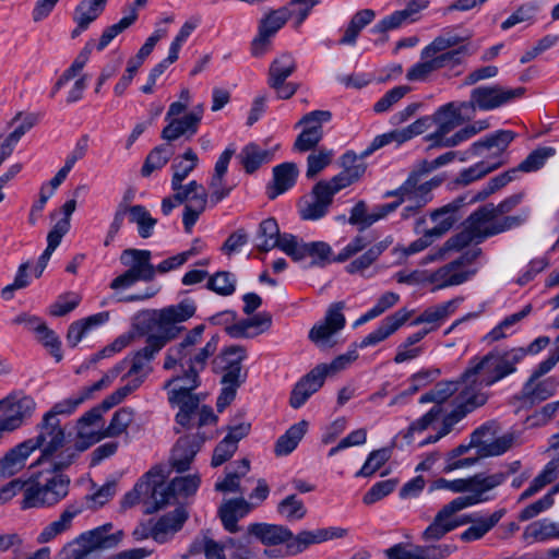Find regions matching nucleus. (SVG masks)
Wrapping results in <instances>:
<instances>
[{
  "mask_svg": "<svg viewBox=\"0 0 559 559\" xmlns=\"http://www.w3.org/2000/svg\"><path fill=\"white\" fill-rule=\"evenodd\" d=\"M345 304L343 301L333 302L326 310L324 319L316 323L309 331V340L318 347L328 349L334 346L333 340L346 324V319L343 313Z\"/></svg>",
  "mask_w": 559,
  "mask_h": 559,
  "instance_id": "nucleus-13",
  "label": "nucleus"
},
{
  "mask_svg": "<svg viewBox=\"0 0 559 559\" xmlns=\"http://www.w3.org/2000/svg\"><path fill=\"white\" fill-rule=\"evenodd\" d=\"M276 248L290 257L294 261H302L305 259L306 242L295 235L288 233L282 234Z\"/></svg>",
  "mask_w": 559,
  "mask_h": 559,
  "instance_id": "nucleus-64",
  "label": "nucleus"
},
{
  "mask_svg": "<svg viewBox=\"0 0 559 559\" xmlns=\"http://www.w3.org/2000/svg\"><path fill=\"white\" fill-rule=\"evenodd\" d=\"M204 439L199 436H185L178 439L173 448L169 464L177 472L189 469Z\"/></svg>",
  "mask_w": 559,
  "mask_h": 559,
  "instance_id": "nucleus-25",
  "label": "nucleus"
},
{
  "mask_svg": "<svg viewBox=\"0 0 559 559\" xmlns=\"http://www.w3.org/2000/svg\"><path fill=\"white\" fill-rule=\"evenodd\" d=\"M308 423L301 420L293 425L283 436H281L275 444V453L277 455H287L292 453L305 436Z\"/></svg>",
  "mask_w": 559,
  "mask_h": 559,
  "instance_id": "nucleus-50",
  "label": "nucleus"
},
{
  "mask_svg": "<svg viewBox=\"0 0 559 559\" xmlns=\"http://www.w3.org/2000/svg\"><path fill=\"white\" fill-rule=\"evenodd\" d=\"M504 164V160H489L484 159L480 160L467 168H464L460 171L457 178L455 179V182L457 185L467 186L487 174L493 171L495 169L499 168L501 165Z\"/></svg>",
  "mask_w": 559,
  "mask_h": 559,
  "instance_id": "nucleus-49",
  "label": "nucleus"
},
{
  "mask_svg": "<svg viewBox=\"0 0 559 559\" xmlns=\"http://www.w3.org/2000/svg\"><path fill=\"white\" fill-rule=\"evenodd\" d=\"M463 200H455L430 213V219L435 224L432 228L427 229L436 239L448 233L457 221L456 212L462 205Z\"/></svg>",
  "mask_w": 559,
  "mask_h": 559,
  "instance_id": "nucleus-35",
  "label": "nucleus"
},
{
  "mask_svg": "<svg viewBox=\"0 0 559 559\" xmlns=\"http://www.w3.org/2000/svg\"><path fill=\"white\" fill-rule=\"evenodd\" d=\"M134 419V411L131 407H121L116 411L107 428L104 430V436L114 438L127 431L128 427Z\"/></svg>",
  "mask_w": 559,
  "mask_h": 559,
  "instance_id": "nucleus-61",
  "label": "nucleus"
},
{
  "mask_svg": "<svg viewBox=\"0 0 559 559\" xmlns=\"http://www.w3.org/2000/svg\"><path fill=\"white\" fill-rule=\"evenodd\" d=\"M558 386L559 380L554 377L539 382L530 379L524 385V393L532 401H545L556 392Z\"/></svg>",
  "mask_w": 559,
  "mask_h": 559,
  "instance_id": "nucleus-56",
  "label": "nucleus"
},
{
  "mask_svg": "<svg viewBox=\"0 0 559 559\" xmlns=\"http://www.w3.org/2000/svg\"><path fill=\"white\" fill-rule=\"evenodd\" d=\"M278 515L287 522H298L306 518L307 508L297 495H288L276 506Z\"/></svg>",
  "mask_w": 559,
  "mask_h": 559,
  "instance_id": "nucleus-51",
  "label": "nucleus"
},
{
  "mask_svg": "<svg viewBox=\"0 0 559 559\" xmlns=\"http://www.w3.org/2000/svg\"><path fill=\"white\" fill-rule=\"evenodd\" d=\"M487 399V393H479L478 391L472 392L463 388L460 391V394L455 397V408L443 417L442 426L438 430L437 435L430 436L429 438L420 441L419 445L437 442L442 437L447 436L468 413L484 405Z\"/></svg>",
  "mask_w": 559,
  "mask_h": 559,
  "instance_id": "nucleus-12",
  "label": "nucleus"
},
{
  "mask_svg": "<svg viewBox=\"0 0 559 559\" xmlns=\"http://www.w3.org/2000/svg\"><path fill=\"white\" fill-rule=\"evenodd\" d=\"M338 192L330 180L319 181L312 190V200L300 209V216L306 221L322 218L332 203L333 197Z\"/></svg>",
  "mask_w": 559,
  "mask_h": 559,
  "instance_id": "nucleus-18",
  "label": "nucleus"
},
{
  "mask_svg": "<svg viewBox=\"0 0 559 559\" xmlns=\"http://www.w3.org/2000/svg\"><path fill=\"white\" fill-rule=\"evenodd\" d=\"M503 514V510H497L488 516L480 518H475V514H471L472 521L468 523L472 525L460 534V539L464 543L481 539L499 523Z\"/></svg>",
  "mask_w": 559,
  "mask_h": 559,
  "instance_id": "nucleus-38",
  "label": "nucleus"
},
{
  "mask_svg": "<svg viewBox=\"0 0 559 559\" xmlns=\"http://www.w3.org/2000/svg\"><path fill=\"white\" fill-rule=\"evenodd\" d=\"M438 128L429 135L432 146H437V142L447 139L449 133L460 126L461 114L453 104L442 106L437 115Z\"/></svg>",
  "mask_w": 559,
  "mask_h": 559,
  "instance_id": "nucleus-40",
  "label": "nucleus"
},
{
  "mask_svg": "<svg viewBox=\"0 0 559 559\" xmlns=\"http://www.w3.org/2000/svg\"><path fill=\"white\" fill-rule=\"evenodd\" d=\"M341 159L344 170L330 179V181L335 186V190L338 191L358 180L366 170L364 163L358 162L354 152H346L343 154Z\"/></svg>",
  "mask_w": 559,
  "mask_h": 559,
  "instance_id": "nucleus-37",
  "label": "nucleus"
},
{
  "mask_svg": "<svg viewBox=\"0 0 559 559\" xmlns=\"http://www.w3.org/2000/svg\"><path fill=\"white\" fill-rule=\"evenodd\" d=\"M376 14L370 9L360 10L354 14L349 24L347 25L343 37L340 40L342 45H354L360 31L372 22Z\"/></svg>",
  "mask_w": 559,
  "mask_h": 559,
  "instance_id": "nucleus-54",
  "label": "nucleus"
},
{
  "mask_svg": "<svg viewBox=\"0 0 559 559\" xmlns=\"http://www.w3.org/2000/svg\"><path fill=\"white\" fill-rule=\"evenodd\" d=\"M247 358V350L242 346L230 345L225 347L215 359V364L224 371L223 381H245L241 362Z\"/></svg>",
  "mask_w": 559,
  "mask_h": 559,
  "instance_id": "nucleus-21",
  "label": "nucleus"
},
{
  "mask_svg": "<svg viewBox=\"0 0 559 559\" xmlns=\"http://www.w3.org/2000/svg\"><path fill=\"white\" fill-rule=\"evenodd\" d=\"M202 116L203 107L198 106L181 118H171L162 131V139L171 142L181 136L192 138L198 132Z\"/></svg>",
  "mask_w": 559,
  "mask_h": 559,
  "instance_id": "nucleus-20",
  "label": "nucleus"
},
{
  "mask_svg": "<svg viewBox=\"0 0 559 559\" xmlns=\"http://www.w3.org/2000/svg\"><path fill=\"white\" fill-rule=\"evenodd\" d=\"M107 0H82L75 7L73 20L82 28H87L105 10Z\"/></svg>",
  "mask_w": 559,
  "mask_h": 559,
  "instance_id": "nucleus-47",
  "label": "nucleus"
},
{
  "mask_svg": "<svg viewBox=\"0 0 559 559\" xmlns=\"http://www.w3.org/2000/svg\"><path fill=\"white\" fill-rule=\"evenodd\" d=\"M502 480L501 476H484L475 474L466 478L445 479L439 478L433 481L431 490H449L454 493H466L457 498H467L473 500L471 507L492 501L495 495L491 489Z\"/></svg>",
  "mask_w": 559,
  "mask_h": 559,
  "instance_id": "nucleus-5",
  "label": "nucleus"
},
{
  "mask_svg": "<svg viewBox=\"0 0 559 559\" xmlns=\"http://www.w3.org/2000/svg\"><path fill=\"white\" fill-rule=\"evenodd\" d=\"M122 366L112 367L98 381L82 388L67 399L57 402L45 415L47 419L59 420L57 416H69L73 414L84 402L94 399L96 393L107 389L119 377Z\"/></svg>",
  "mask_w": 559,
  "mask_h": 559,
  "instance_id": "nucleus-11",
  "label": "nucleus"
},
{
  "mask_svg": "<svg viewBox=\"0 0 559 559\" xmlns=\"http://www.w3.org/2000/svg\"><path fill=\"white\" fill-rule=\"evenodd\" d=\"M174 155V150L169 144L155 146L146 156L141 168L143 177H150L152 173L162 169Z\"/></svg>",
  "mask_w": 559,
  "mask_h": 559,
  "instance_id": "nucleus-53",
  "label": "nucleus"
},
{
  "mask_svg": "<svg viewBox=\"0 0 559 559\" xmlns=\"http://www.w3.org/2000/svg\"><path fill=\"white\" fill-rule=\"evenodd\" d=\"M32 444L25 441L15 445L0 460V479L9 478L25 466L26 460L33 453Z\"/></svg>",
  "mask_w": 559,
  "mask_h": 559,
  "instance_id": "nucleus-36",
  "label": "nucleus"
},
{
  "mask_svg": "<svg viewBox=\"0 0 559 559\" xmlns=\"http://www.w3.org/2000/svg\"><path fill=\"white\" fill-rule=\"evenodd\" d=\"M461 299H452L433 307H429L416 317L411 322V325L416 326L420 324H428V326H425L424 329H431L432 332L441 326L445 320L454 313Z\"/></svg>",
  "mask_w": 559,
  "mask_h": 559,
  "instance_id": "nucleus-31",
  "label": "nucleus"
},
{
  "mask_svg": "<svg viewBox=\"0 0 559 559\" xmlns=\"http://www.w3.org/2000/svg\"><path fill=\"white\" fill-rule=\"evenodd\" d=\"M3 406L7 408V414L0 417V439L3 432L20 428L33 415L36 402L32 396L19 393L3 399Z\"/></svg>",
  "mask_w": 559,
  "mask_h": 559,
  "instance_id": "nucleus-14",
  "label": "nucleus"
},
{
  "mask_svg": "<svg viewBox=\"0 0 559 559\" xmlns=\"http://www.w3.org/2000/svg\"><path fill=\"white\" fill-rule=\"evenodd\" d=\"M559 477V456L550 460L536 475L530 486L521 493L520 500H526L543 490Z\"/></svg>",
  "mask_w": 559,
  "mask_h": 559,
  "instance_id": "nucleus-43",
  "label": "nucleus"
},
{
  "mask_svg": "<svg viewBox=\"0 0 559 559\" xmlns=\"http://www.w3.org/2000/svg\"><path fill=\"white\" fill-rule=\"evenodd\" d=\"M523 94V88H506L500 85H484L472 90V107L489 111L499 108Z\"/></svg>",
  "mask_w": 559,
  "mask_h": 559,
  "instance_id": "nucleus-15",
  "label": "nucleus"
},
{
  "mask_svg": "<svg viewBox=\"0 0 559 559\" xmlns=\"http://www.w3.org/2000/svg\"><path fill=\"white\" fill-rule=\"evenodd\" d=\"M199 158L197 154L191 150H187L182 155V160L173 164L174 175L171 178V189L180 190L182 181L189 176V174L197 167Z\"/></svg>",
  "mask_w": 559,
  "mask_h": 559,
  "instance_id": "nucleus-59",
  "label": "nucleus"
},
{
  "mask_svg": "<svg viewBox=\"0 0 559 559\" xmlns=\"http://www.w3.org/2000/svg\"><path fill=\"white\" fill-rule=\"evenodd\" d=\"M515 139V133L511 130H498L485 138L474 142L467 150L469 156H479L484 151L493 150L492 158L489 160H503L502 154Z\"/></svg>",
  "mask_w": 559,
  "mask_h": 559,
  "instance_id": "nucleus-22",
  "label": "nucleus"
},
{
  "mask_svg": "<svg viewBox=\"0 0 559 559\" xmlns=\"http://www.w3.org/2000/svg\"><path fill=\"white\" fill-rule=\"evenodd\" d=\"M282 234L275 218L263 219L258 227L255 235V247L259 251L269 252L276 248Z\"/></svg>",
  "mask_w": 559,
  "mask_h": 559,
  "instance_id": "nucleus-44",
  "label": "nucleus"
},
{
  "mask_svg": "<svg viewBox=\"0 0 559 559\" xmlns=\"http://www.w3.org/2000/svg\"><path fill=\"white\" fill-rule=\"evenodd\" d=\"M463 40V37L453 32H444L421 50V57L435 58L438 55L452 50L451 48L460 45Z\"/></svg>",
  "mask_w": 559,
  "mask_h": 559,
  "instance_id": "nucleus-55",
  "label": "nucleus"
},
{
  "mask_svg": "<svg viewBox=\"0 0 559 559\" xmlns=\"http://www.w3.org/2000/svg\"><path fill=\"white\" fill-rule=\"evenodd\" d=\"M531 310V305H526L522 310L508 316L487 334L486 338L493 342L511 335L514 325L528 316Z\"/></svg>",
  "mask_w": 559,
  "mask_h": 559,
  "instance_id": "nucleus-58",
  "label": "nucleus"
},
{
  "mask_svg": "<svg viewBox=\"0 0 559 559\" xmlns=\"http://www.w3.org/2000/svg\"><path fill=\"white\" fill-rule=\"evenodd\" d=\"M523 538L528 544L559 539V523L548 518L534 521L525 527Z\"/></svg>",
  "mask_w": 559,
  "mask_h": 559,
  "instance_id": "nucleus-41",
  "label": "nucleus"
},
{
  "mask_svg": "<svg viewBox=\"0 0 559 559\" xmlns=\"http://www.w3.org/2000/svg\"><path fill=\"white\" fill-rule=\"evenodd\" d=\"M463 388V374L459 381L438 382L430 391L426 392L419 397V403H435L436 405L441 406V404L454 393H457L459 395Z\"/></svg>",
  "mask_w": 559,
  "mask_h": 559,
  "instance_id": "nucleus-45",
  "label": "nucleus"
},
{
  "mask_svg": "<svg viewBox=\"0 0 559 559\" xmlns=\"http://www.w3.org/2000/svg\"><path fill=\"white\" fill-rule=\"evenodd\" d=\"M247 535H253L265 545H288L292 538V531L284 525L253 523L247 528Z\"/></svg>",
  "mask_w": 559,
  "mask_h": 559,
  "instance_id": "nucleus-32",
  "label": "nucleus"
},
{
  "mask_svg": "<svg viewBox=\"0 0 559 559\" xmlns=\"http://www.w3.org/2000/svg\"><path fill=\"white\" fill-rule=\"evenodd\" d=\"M325 378V368H313L296 383L289 400L290 406L296 409L301 407L323 385Z\"/></svg>",
  "mask_w": 559,
  "mask_h": 559,
  "instance_id": "nucleus-26",
  "label": "nucleus"
},
{
  "mask_svg": "<svg viewBox=\"0 0 559 559\" xmlns=\"http://www.w3.org/2000/svg\"><path fill=\"white\" fill-rule=\"evenodd\" d=\"M346 535L347 530L338 526L321 527L312 531L305 530L299 532L297 535L292 533V538L287 545V554L290 556H296L312 545L343 538Z\"/></svg>",
  "mask_w": 559,
  "mask_h": 559,
  "instance_id": "nucleus-17",
  "label": "nucleus"
},
{
  "mask_svg": "<svg viewBox=\"0 0 559 559\" xmlns=\"http://www.w3.org/2000/svg\"><path fill=\"white\" fill-rule=\"evenodd\" d=\"M164 338L150 334L143 348L126 357L114 367L122 366L119 374L128 368L123 376L127 383L107 396L105 407H115L120 404L129 394L138 390L148 374L153 371L152 361L156 354L165 346Z\"/></svg>",
  "mask_w": 559,
  "mask_h": 559,
  "instance_id": "nucleus-3",
  "label": "nucleus"
},
{
  "mask_svg": "<svg viewBox=\"0 0 559 559\" xmlns=\"http://www.w3.org/2000/svg\"><path fill=\"white\" fill-rule=\"evenodd\" d=\"M50 500H52V498L47 493L40 481L26 483L21 501V509L27 510L32 508L51 507Z\"/></svg>",
  "mask_w": 559,
  "mask_h": 559,
  "instance_id": "nucleus-48",
  "label": "nucleus"
},
{
  "mask_svg": "<svg viewBox=\"0 0 559 559\" xmlns=\"http://www.w3.org/2000/svg\"><path fill=\"white\" fill-rule=\"evenodd\" d=\"M167 476L165 467L155 466L136 483V490H151L154 504L153 510H159L169 504L174 499L194 495L201 481L198 475H188L176 477L167 484Z\"/></svg>",
  "mask_w": 559,
  "mask_h": 559,
  "instance_id": "nucleus-4",
  "label": "nucleus"
},
{
  "mask_svg": "<svg viewBox=\"0 0 559 559\" xmlns=\"http://www.w3.org/2000/svg\"><path fill=\"white\" fill-rule=\"evenodd\" d=\"M425 175L427 174L421 173V169L417 167L397 189L388 191L385 197L400 198V202L416 203L419 206H425L432 199L431 195H428L427 188L423 185L421 178Z\"/></svg>",
  "mask_w": 559,
  "mask_h": 559,
  "instance_id": "nucleus-19",
  "label": "nucleus"
},
{
  "mask_svg": "<svg viewBox=\"0 0 559 559\" xmlns=\"http://www.w3.org/2000/svg\"><path fill=\"white\" fill-rule=\"evenodd\" d=\"M473 500L467 498H454L444 504L436 514L433 521L423 532L421 538L426 542L439 540L445 534L452 532L459 526L472 521V515L455 516L456 513L471 508Z\"/></svg>",
  "mask_w": 559,
  "mask_h": 559,
  "instance_id": "nucleus-9",
  "label": "nucleus"
},
{
  "mask_svg": "<svg viewBox=\"0 0 559 559\" xmlns=\"http://www.w3.org/2000/svg\"><path fill=\"white\" fill-rule=\"evenodd\" d=\"M130 222L138 225V233L142 238H150L157 223L143 205L130 206Z\"/></svg>",
  "mask_w": 559,
  "mask_h": 559,
  "instance_id": "nucleus-63",
  "label": "nucleus"
},
{
  "mask_svg": "<svg viewBox=\"0 0 559 559\" xmlns=\"http://www.w3.org/2000/svg\"><path fill=\"white\" fill-rule=\"evenodd\" d=\"M236 284L235 274L219 271L209 277L206 287L219 296H230L236 290Z\"/></svg>",
  "mask_w": 559,
  "mask_h": 559,
  "instance_id": "nucleus-62",
  "label": "nucleus"
},
{
  "mask_svg": "<svg viewBox=\"0 0 559 559\" xmlns=\"http://www.w3.org/2000/svg\"><path fill=\"white\" fill-rule=\"evenodd\" d=\"M272 317L260 312L251 318L242 319L226 326V333L233 338H253L271 328Z\"/></svg>",
  "mask_w": 559,
  "mask_h": 559,
  "instance_id": "nucleus-30",
  "label": "nucleus"
},
{
  "mask_svg": "<svg viewBox=\"0 0 559 559\" xmlns=\"http://www.w3.org/2000/svg\"><path fill=\"white\" fill-rule=\"evenodd\" d=\"M152 253L150 250L126 249L122 251L120 261L128 266V271L142 278V282L154 280L156 270L151 263Z\"/></svg>",
  "mask_w": 559,
  "mask_h": 559,
  "instance_id": "nucleus-28",
  "label": "nucleus"
},
{
  "mask_svg": "<svg viewBox=\"0 0 559 559\" xmlns=\"http://www.w3.org/2000/svg\"><path fill=\"white\" fill-rule=\"evenodd\" d=\"M250 463L242 459L236 462V469L227 472L225 478L215 484V489L222 492H239L240 479L249 472Z\"/></svg>",
  "mask_w": 559,
  "mask_h": 559,
  "instance_id": "nucleus-57",
  "label": "nucleus"
},
{
  "mask_svg": "<svg viewBox=\"0 0 559 559\" xmlns=\"http://www.w3.org/2000/svg\"><path fill=\"white\" fill-rule=\"evenodd\" d=\"M188 518L186 510L180 507L163 515L151 530V536L158 543H164L167 538L177 533Z\"/></svg>",
  "mask_w": 559,
  "mask_h": 559,
  "instance_id": "nucleus-34",
  "label": "nucleus"
},
{
  "mask_svg": "<svg viewBox=\"0 0 559 559\" xmlns=\"http://www.w3.org/2000/svg\"><path fill=\"white\" fill-rule=\"evenodd\" d=\"M64 438V431L60 426V421L52 420L51 418L47 419V416L44 415L41 423L38 425V435L35 438L25 440V442L33 445L32 452L40 449L43 457L48 460L63 447Z\"/></svg>",
  "mask_w": 559,
  "mask_h": 559,
  "instance_id": "nucleus-16",
  "label": "nucleus"
},
{
  "mask_svg": "<svg viewBox=\"0 0 559 559\" xmlns=\"http://www.w3.org/2000/svg\"><path fill=\"white\" fill-rule=\"evenodd\" d=\"M108 320L109 313L105 311L71 323L67 334L68 343L71 346H76L92 329L106 323Z\"/></svg>",
  "mask_w": 559,
  "mask_h": 559,
  "instance_id": "nucleus-42",
  "label": "nucleus"
},
{
  "mask_svg": "<svg viewBox=\"0 0 559 559\" xmlns=\"http://www.w3.org/2000/svg\"><path fill=\"white\" fill-rule=\"evenodd\" d=\"M205 324H198L185 330L177 342L165 353L163 368L179 373L164 383L168 391V402L179 407L177 420L187 424L193 408L200 400L193 391L200 385V373L206 368L210 359L216 354L219 335L205 337Z\"/></svg>",
  "mask_w": 559,
  "mask_h": 559,
  "instance_id": "nucleus-1",
  "label": "nucleus"
},
{
  "mask_svg": "<svg viewBox=\"0 0 559 559\" xmlns=\"http://www.w3.org/2000/svg\"><path fill=\"white\" fill-rule=\"evenodd\" d=\"M295 58L290 53H282L275 58L269 68L267 84L270 87H277L285 82L296 70Z\"/></svg>",
  "mask_w": 559,
  "mask_h": 559,
  "instance_id": "nucleus-46",
  "label": "nucleus"
},
{
  "mask_svg": "<svg viewBox=\"0 0 559 559\" xmlns=\"http://www.w3.org/2000/svg\"><path fill=\"white\" fill-rule=\"evenodd\" d=\"M528 217V211L521 215L499 218L495 213L493 204H486L469 215L465 225L476 237V245L484 239L510 230L522 225Z\"/></svg>",
  "mask_w": 559,
  "mask_h": 559,
  "instance_id": "nucleus-6",
  "label": "nucleus"
},
{
  "mask_svg": "<svg viewBox=\"0 0 559 559\" xmlns=\"http://www.w3.org/2000/svg\"><path fill=\"white\" fill-rule=\"evenodd\" d=\"M85 510L82 502H73L68 504L61 512L58 520L46 525L37 536L39 544H46L55 539L57 536L69 531L72 526V521Z\"/></svg>",
  "mask_w": 559,
  "mask_h": 559,
  "instance_id": "nucleus-29",
  "label": "nucleus"
},
{
  "mask_svg": "<svg viewBox=\"0 0 559 559\" xmlns=\"http://www.w3.org/2000/svg\"><path fill=\"white\" fill-rule=\"evenodd\" d=\"M412 316V311L406 308L399 309L393 314L384 318L378 328L367 334L359 343V348H366L368 346H374L393 333H395Z\"/></svg>",
  "mask_w": 559,
  "mask_h": 559,
  "instance_id": "nucleus-24",
  "label": "nucleus"
},
{
  "mask_svg": "<svg viewBox=\"0 0 559 559\" xmlns=\"http://www.w3.org/2000/svg\"><path fill=\"white\" fill-rule=\"evenodd\" d=\"M247 542L227 538L224 543L204 537L203 551L206 559H248Z\"/></svg>",
  "mask_w": 559,
  "mask_h": 559,
  "instance_id": "nucleus-23",
  "label": "nucleus"
},
{
  "mask_svg": "<svg viewBox=\"0 0 559 559\" xmlns=\"http://www.w3.org/2000/svg\"><path fill=\"white\" fill-rule=\"evenodd\" d=\"M239 159L246 171L252 174L262 164L272 160V153L254 143H249L241 150Z\"/></svg>",
  "mask_w": 559,
  "mask_h": 559,
  "instance_id": "nucleus-52",
  "label": "nucleus"
},
{
  "mask_svg": "<svg viewBox=\"0 0 559 559\" xmlns=\"http://www.w3.org/2000/svg\"><path fill=\"white\" fill-rule=\"evenodd\" d=\"M480 253L481 249L478 247L466 250L456 260L430 273L427 277L428 282L436 285L437 289H440L457 286L469 281L478 271L473 263Z\"/></svg>",
  "mask_w": 559,
  "mask_h": 559,
  "instance_id": "nucleus-7",
  "label": "nucleus"
},
{
  "mask_svg": "<svg viewBox=\"0 0 559 559\" xmlns=\"http://www.w3.org/2000/svg\"><path fill=\"white\" fill-rule=\"evenodd\" d=\"M251 511V504L243 498L229 499L224 502L218 514L224 528L229 533H237L240 531L238 521L245 518Z\"/></svg>",
  "mask_w": 559,
  "mask_h": 559,
  "instance_id": "nucleus-33",
  "label": "nucleus"
},
{
  "mask_svg": "<svg viewBox=\"0 0 559 559\" xmlns=\"http://www.w3.org/2000/svg\"><path fill=\"white\" fill-rule=\"evenodd\" d=\"M526 352L522 347L491 350L483 357H473L463 373V385L472 392L486 393L490 386L516 371Z\"/></svg>",
  "mask_w": 559,
  "mask_h": 559,
  "instance_id": "nucleus-2",
  "label": "nucleus"
},
{
  "mask_svg": "<svg viewBox=\"0 0 559 559\" xmlns=\"http://www.w3.org/2000/svg\"><path fill=\"white\" fill-rule=\"evenodd\" d=\"M197 306L192 299H185L177 305L163 308L154 312L153 324L157 333L155 337L164 338V344L174 340L180 332L187 330L185 326H178V323L186 322L195 314Z\"/></svg>",
  "mask_w": 559,
  "mask_h": 559,
  "instance_id": "nucleus-10",
  "label": "nucleus"
},
{
  "mask_svg": "<svg viewBox=\"0 0 559 559\" xmlns=\"http://www.w3.org/2000/svg\"><path fill=\"white\" fill-rule=\"evenodd\" d=\"M428 5L427 0H413L404 10L394 11L390 15L384 16L372 27L371 32L374 34H384L389 31L399 28L405 23L415 21V15L426 9Z\"/></svg>",
  "mask_w": 559,
  "mask_h": 559,
  "instance_id": "nucleus-27",
  "label": "nucleus"
},
{
  "mask_svg": "<svg viewBox=\"0 0 559 559\" xmlns=\"http://www.w3.org/2000/svg\"><path fill=\"white\" fill-rule=\"evenodd\" d=\"M298 169L294 163H283L273 168V183L267 188L270 199L289 190L296 182Z\"/></svg>",
  "mask_w": 559,
  "mask_h": 559,
  "instance_id": "nucleus-39",
  "label": "nucleus"
},
{
  "mask_svg": "<svg viewBox=\"0 0 559 559\" xmlns=\"http://www.w3.org/2000/svg\"><path fill=\"white\" fill-rule=\"evenodd\" d=\"M112 523H105L95 528L85 531L76 536L71 543L63 547V551L74 549L78 554L84 555V559H90L94 551L107 550L117 547L124 533L121 530L112 532Z\"/></svg>",
  "mask_w": 559,
  "mask_h": 559,
  "instance_id": "nucleus-8",
  "label": "nucleus"
},
{
  "mask_svg": "<svg viewBox=\"0 0 559 559\" xmlns=\"http://www.w3.org/2000/svg\"><path fill=\"white\" fill-rule=\"evenodd\" d=\"M138 19V12L134 8H130L128 15L120 19L119 22L106 27L97 44V50L105 49L111 40L117 37L120 33L130 27Z\"/></svg>",
  "mask_w": 559,
  "mask_h": 559,
  "instance_id": "nucleus-60",
  "label": "nucleus"
}]
</instances>
